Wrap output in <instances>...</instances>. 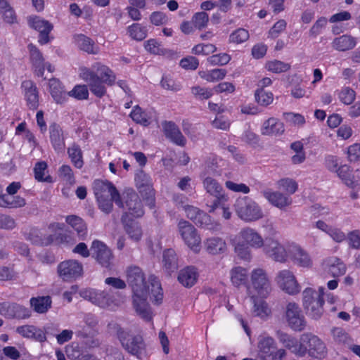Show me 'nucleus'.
Listing matches in <instances>:
<instances>
[{
    "label": "nucleus",
    "instance_id": "20",
    "mask_svg": "<svg viewBox=\"0 0 360 360\" xmlns=\"http://www.w3.org/2000/svg\"><path fill=\"white\" fill-rule=\"evenodd\" d=\"M0 314L8 319H25L30 316L29 309L13 302L0 303Z\"/></svg>",
    "mask_w": 360,
    "mask_h": 360
},
{
    "label": "nucleus",
    "instance_id": "56",
    "mask_svg": "<svg viewBox=\"0 0 360 360\" xmlns=\"http://www.w3.org/2000/svg\"><path fill=\"white\" fill-rule=\"evenodd\" d=\"M276 336L279 342L288 350H290L291 347H292L297 340L295 337H293L291 335L281 330H278L276 332Z\"/></svg>",
    "mask_w": 360,
    "mask_h": 360
},
{
    "label": "nucleus",
    "instance_id": "19",
    "mask_svg": "<svg viewBox=\"0 0 360 360\" xmlns=\"http://www.w3.org/2000/svg\"><path fill=\"white\" fill-rule=\"evenodd\" d=\"M236 239L255 249L263 248L265 243L262 236L255 229L248 226L243 228L236 235Z\"/></svg>",
    "mask_w": 360,
    "mask_h": 360
},
{
    "label": "nucleus",
    "instance_id": "18",
    "mask_svg": "<svg viewBox=\"0 0 360 360\" xmlns=\"http://www.w3.org/2000/svg\"><path fill=\"white\" fill-rule=\"evenodd\" d=\"M58 272L64 281L75 280L82 275L83 266L77 260H65L58 264Z\"/></svg>",
    "mask_w": 360,
    "mask_h": 360
},
{
    "label": "nucleus",
    "instance_id": "61",
    "mask_svg": "<svg viewBox=\"0 0 360 360\" xmlns=\"http://www.w3.org/2000/svg\"><path fill=\"white\" fill-rule=\"evenodd\" d=\"M255 98L257 103L262 105H269L273 102L274 96L272 93L267 92L263 89H258L255 93Z\"/></svg>",
    "mask_w": 360,
    "mask_h": 360
},
{
    "label": "nucleus",
    "instance_id": "21",
    "mask_svg": "<svg viewBox=\"0 0 360 360\" xmlns=\"http://www.w3.org/2000/svg\"><path fill=\"white\" fill-rule=\"evenodd\" d=\"M27 22L30 27L39 32V43L45 44L49 41V34L53 29L51 23L37 15L30 16Z\"/></svg>",
    "mask_w": 360,
    "mask_h": 360
},
{
    "label": "nucleus",
    "instance_id": "3",
    "mask_svg": "<svg viewBox=\"0 0 360 360\" xmlns=\"http://www.w3.org/2000/svg\"><path fill=\"white\" fill-rule=\"evenodd\" d=\"M250 285L248 290L250 298H266L272 290L269 276L266 271L262 268L258 267L252 270Z\"/></svg>",
    "mask_w": 360,
    "mask_h": 360
},
{
    "label": "nucleus",
    "instance_id": "24",
    "mask_svg": "<svg viewBox=\"0 0 360 360\" xmlns=\"http://www.w3.org/2000/svg\"><path fill=\"white\" fill-rule=\"evenodd\" d=\"M91 250L95 255L97 261L103 266L108 267L112 258L110 250L102 242L94 240L92 243Z\"/></svg>",
    "mask_w": 360,
    "mask_h": 360
},
{
    "label": "nucleus",
    "instance_id": "30",
    "mask_svg": "<svg viewBox=\"0 0 360 360\" xmlns=\"http://www.w3.org/2000/svg\"><path fill=\"white\" fill-rule=\"evenodd\" d=\"M49 85L50 94L56 103L62 104L68 101V92L58 79H50Z\"/></svg>",
    "mask_w": 360,
    "mask_h": 360
},
{
    "label": "nucleus",
    "instance_id": "50",
    "mask_svg": "<svg viewBox=\"0 0 360 360\" xmlns=\"http://www.w3.org/2000/svg\"><path fill=\"white\" fill-rule=\"evenodd\" d=\"M264 67L269 72L279 74L288 71L291 66L289 63L278 60H272L266 61Z\"/></svg>",
    "mask_w": 360,
    "mask_h": 360
},
{
    "label": "nucleus",
    "instance_id": "25",
    "mask_svg": "<svg viewBox=\"0 0 360 360\" xmlns=\"http://www.w3.org/2000/svg\"><path fill=\"white\" fill-rule=\"evenodd\" d=\"M24 97L30 109L36 110L39 106V94L36 85L30 80L22 83Z\"/></svg>",
    "mask_w": 360,
    "mask_h": 360
},
{
    "label": "nucleus",
    "instance_id": "12",
    "mask_svg": "<svg viewBox=\"0 0 360 360\" xmlns=\"http://www.w3.org/2000/svg\"><path fill=\"white\" fill-rule=\"evenodd\" d=\"M264 253L275 262L285 263L288 259V245L285 246L274 238H266Z\"/></svg>",
    "mask_w": 360,
    "mask_h": 360
},
{
    "label": "nucleus",
    "instance_id": "33",
    "mask_svg": "<svg viewBox=\"0 0 360 360\" xmlns=\"http://www.w3.org/2000/svg\"><path fill=\"white\" fill-rule=\"evenodd\" d=\"M30 60L38 77H43L44 73V60L41 53L33 44L28 45Z\"/></svg>",
    "mask_w": 360,
    "mask_h": 360
},
{
    "label": "nucleus",
    "instance_id": "9",
    "mask_svg": "<svg viewBox=\"0 0 360 360\" xmlns=\"http://www.w3.org/2000/svg\"><path fill=\"white\" fill-rule=\"evenodd\" d=\"M177 227L185 245L195 253H198L201 249V237L197 229L191 223L183 219L179 221Z\"/></svg>",
    "mask_w": 360,
    "mask_h": 360
},
{
    "label": "nucleus",
    "instance_id": "51",
    "mask_svg": "<svg viewBox=\"0 0 360 360\" xmlns=\"http://www.w3.org/2000/svg\"><path fill=\"white\" fill-rule=\"evenodd\" d=\"M226 72L224 69H214L209 71L199 72L200 77L209 82H215L221 80L226 76Z\"/></svg>",
    "mask_w": 360,
    "mask_h": 360
},
{
    "label": "nucleus",
    "instance_id": "41",
    "mask_svg": "<svg viewBox=\"0 0 360 360\" xmlns=\"http://www.w3.org/2000/svg\"><path fill=\"white\" fill-rule=\"evenodd\" d=\"M30 306L33 309L39 313H46L51 307V298L49 296H41L32 297L30 299Z\"/></svg>",
    "mask_w": 360,
    "mask_h": 360
},
{
    "label": "nucleus",
    "instance_id": "15",
    "mask_svg": "<svg viewBox=\"0 0 360 360\" xmlns=\"http://www.w3.org/2000/svg\"><path fill=\"white\" fill-rule=\"evenodd\" d=\"M302 340L306 342L307 354L309 356L318 359H322L326 356V346L318 336L311 333H304L302 335Z\"/></svg>",
    "mask_w": 360,
    "mask_h": 360
},
{
    "label": "nucleus",
    "instance_id": "27",
    "mask_svg": "<svg viewBox=\"0 0 360 360\" xmlns=\"http://www.w3.org/2000/svg\"><path fill=\"white\" fill-rule=\"evenodd\" d=\"M15 332L25 338L33 339L38 342H42L46 340V333L44 330L32 325L18 326L16 328Z\"/></svg>",
    "mask_w": 360,
    "mask_h": 360
},
{
    "label": "nucleus",
    "instance_id": "32",
    "mask_svg": "<svg viewBox=\"0 0 360 360\" xmlns=\"http://www.w3.org/2000/svg\"><path fill=\"white\" fill-rule=\"evenodd\" d=\"M204 246L209 254L214 255L225 252L227 248L225 240L219 237L207 238L204 241Z\"/></svg>",
    "mask_w": 360,
    "mask_h": 360
},
{
    "label": "nucleus",
    "instance_id": "1",
    "mask_svg": "<svg viewBox=\"0 0 360 360\" xmlns=\"http://www.w3.org/2000/svg\"><path fill=\"white\" fill-rule=\"evenodd\" d=\"M127 278L132 290V305L136 314L146 321H151L152 311L148 297L150 291L156 304L162 302L163 293L159 280L154 276L146 280L144 273L138 266L129 268Z\"/></svg>",
    "mask_w": 360,
    "mask_h": 360
},
{
    "label": "nucleus",
    "instance_id": "13",
    "mask_svg": "<svg viewBox=\"0 0 360 360\" xmlns=\"http://www.w3.org/2000/svg\"><path fill=\"white\" fill-rule=\"evenodd\" d=\"M275 282L281 290L288 295H295L300 292L301 288L295 276L288 269L278 271Z\"/></svg>",
    "mask_w": 360,
    "mask_h": 360
},
{
    "label": "nucleus",
    "instance_id": "17",
    "mask_svg": "<svg viewBox=\"0 0 360 360\" xmlns=\"http://www.w3.org/2000/svg\"><path fill=\"white\" fill-rule=\"evenodd\" d=\"M124 210V214L122 217L123 222H125L129 216L132 217H140L144 214L141 201L139 200L138 195L134 192L127 193L124 197V202H122Z\"/></svg>",
    "mask_w": 360,
    "mask_h": 360
},
{
    "label": "nucleus",
    "instance_id": "63",
    "mask_svg": "<svg viewBox=\"0 0 360 360\" xmlns=\"http://www.w3.org/2000/svg\"><path fill=\"white\" fill-rule=\"evenodd\" d=\"M287 27V22L285 20H279L277 21L273 27L269 30L268 32V37L271 39H276L283 32Z\"/></svg>",
    "mask_w": 360,
    "mask_h": 360
},
{
    "label": "nucleus",
    "instance_id": "5",
    "mask_svg": "<svg viewBox=\"0 0 360 360\" xmlns=\"http://www.w3.org/2000/svg\"><path fill=\"white\" fill-rule=\"evenodd\" d=\"M234 207L238 217L245 222L256 221L264 217V212L259 205L248 196L238 198Z\"/></svg>",
    "mask_w": 360,
    "mask_h": 360
},
{
    "label": "nucleus",
    "instance_id": "22",
    "mask_svg": "<svg viewBox=\"0 0 360 360\" xmlns=\"http://www.w3.org/2000/svg\"><path fill=\"white\" fill-rule=\"evenodd\" d=\"M257 347L258 356L261 360H266L269 357L272 359L278 349L275 340L266 334L259 336Z\"/></svg>",
    "mask_w": 360,
    "mask_h": 360
},
{
    "label": "nucleus",
    "instance_id": "28",
    "mask_svg": "<svg viewBox=\"0 0 360 360\" xmlns=\"http://www.w3.org/2000/svg\"><path fill=\"white\" fill-rule=\"evenodd\" d=\"M198 276L197 269L193 266H188L179 271L177 279L183 286L191 288L196 283Z\"/></svg>",
    "mask_w": 360,
    "mask_h": 360
},
{
    "label": "nucleus",
    "instance_id": "6",
    "mask_svg": "<svg viewBox=\"0 0 360 360\" xmlns=\"http://www.w3.org/2000/svg\"><path fill=\"white\" fill-rule=\"evenodd\" d=\"M302 295L303 306L307 315L313 319H319L323 314V289L316 291L307 288L303 291Z\"/></svg>",
    "mask_w": 360,
    "mask_h": 360
},
{
    "label": "nucleus",
    "instance_id": "43",
    "mask_svg": "<svg viewBox=\"0 0 360 360\" xmlns=\"http://www.w3.org/2000/svg\"><path fill=\"white\" fill-rule=\"evenodd\" d=\"M335 173L347 186L353 188L358 184V180L354 179V175L352 174L350 167L348 165L340 166Z\"/></svg>",
    "mask_w": 360,
    "mask_h": 360
},
{
    "label": "nucleus",
    "instance_id": "34",
    "mask_svg": "<svg viewBox=\"0 0 360 360\" xmlns=\"http://www.w3.org/2000/svg\"><path fill=\"white\" fill-rule=\"evenodd\" d=\"M164 132L167 137L179 146H184L186 139L176 124L172 122H165L162 124Z\"/></svg>",
    "mask_w": 360,
    "mask_h": 360
},
{
    "label": "nucleus",
    "instance_id": "14",
    "mask_svg": "<svg viewBox=\"0 0 360 360\" xmlns=\"http://www.w3.org/2000/svg\"><path fill=\"white\" fill-rule=\"evenodd\" d=\"M288 259L296 266L309 269L313 266V259L309 253L295 243H288Z\"/></svg>",
    "mask_w": 360,
    "mask_h": 360
},
{
    "label": "nucleus",
    "instance_id": "7",
    "mask_svg": "<svg viewBox=\"0 0 360 360\" xmlns=\"http://www.w3.org/2000/svg\"><path fill=\"white\" fill-rule=\"evenodd\" d=\"M115 328L122 346L128 352L139 359L146 356V345L141 336L130 335L127 331L115 324Z\"/></svg>",
    "mask_w": 360,
    "mask_h": 360
},
{
    "label": "nucleus",
    "instance_id": "36",
    "mask_svg": "<svg viewBox=\"0 0 360 360\" xmlns=\"http://www.w3.org/2000/svg\"><path fill=\"white\" fill-rule=\"evenodd\" d=\"M74 42L78 49L89 54H97L98 53V47L95 45L94 41L84 34L75 35Z\"/></svg>",
    "mask_w": 360,
    "mask_h": 360
},
{
    "label": "nucleus",
    "instance_id": "52",
    "mask_svg": "<svg viewBox=\"0 0 360 360\" xmlns=\"http://www.w3.org/2000/svg\"><path fill=\"white\" fill-rule=\"evenodd\" d=\"M130 116L134 122L143 126H148L150 123L151 116L145 111H143L139 106H136L133 109Z\"/></svg>",
    "mask_w": 360,
    "mask_h": 360
},
{
    "label": "nucleus",
    "instance_id": "53",
    "mask_svg": "<svg viewBox=\"0 0 360 360\" xmlns=\"http://www.w3.org/2000/svg\"><path fill=\"white\" fill-rule=\"evenodd\" d=\"M249 32L244 28H238L232 32L229 37V42L235 44H240L248 40Z\"/></svg>",
    "mask_w": 360,
    "mask_h": 360
},
{
    "label": "nucleus",
    "instance_id": "39",
    "mask_svg": "<svg viewBox=\"0 0 360 360\" xmlns=\"http://www.w3.org/2000/svg\"><path fill=\"white\" fill-rule=\"evenodd\" d=\"M66 222L77 232L80 239H84L87 234V227L84 220L76 215L68 216Z\"/></svg>",
    "mask_w": 360,
    "mask_h": 360
},
{
    "label": "nucleus",
    "instance_id": "57",
    "mask_svg": "<svg viewBox=\"0 0 360 360\" xmlns=\"http://www.w3.org/2000/svg\"><path fill=\"white\" fill-rule=\"evenodd\" d=\"M191 91L193 96L198 100H207L213 95L212 89L198 85L191 87Z\"/></svg>",
    "mask_w": 360,
    "mask_h": 360
},
{
    "label": "nucleus",
    "instance_id": "2",
    "mask_svg": "<svg viewBox=\"0 0 360 360\" xmlns=\"http://www.w3.org/2000/svg\"><path fill=\"white\" fill-rule=\"evenodd\" d=\"M79 76L87 83L91 93L98 98L106 94L105 84L112 86L115 82L114 72L98 62L92 64L91 68L81 67Z\"/></svg>",
    "mask_w": 360,
    "mask_h": 360
},
{
    "label": "nucleus",
    "instance_id": "38",
    "mask_svg": "<svg viewBox=\"0 0 360 360\" xmlns=\"http://www.w3.org/2000/svg\"><path fill=\"white\" fill-rule=\"evenodd\" d=\"M248 278L247 269L242 266H235L230 271L231 283L236 287H240L247 283Z\"/></svg>",
    "mask_w": 360,
    "mask_h": 360
},
{
    "label": "nucleus",
    "instance_id": "16",
    "mask_svg": "<svg viewBox=\"0 0 360 360\" xmlns=\"http://www.w3.org/2000/svg\"><path fill=\"white\" fill-rule=\"evenodd\" d=\"M93 188L96 199L111 197L117 205L123 207L119 192L110 181L96 180Z\"/></svg>",
    "mask_w": 360,
    "mask_h": 360
},
{
    "label": "nucleus",
    "instance_id": "29",
    "mask_svg": "<svg viewBox=\"0 0 360 360\" xmlns=\"http://www.w3.org/2000/svg\"><path fill=\"white\" fill-rule=\"evenodd\" d=\"M136 185L140 193L143 197H146L150 201V205L153 207L154 190L151 179L146 174H141L136 179Z\"/></svg>",
    "mask_w": 360,
    "mask_h": 360
},
{
    "label": "nucleus",
    "instance_id": "58",
    "mask_svg": "<svg viewBox=\"0 0 360 360\" xmlns=\"http://www.w3.org/2000/svg\"><path fill=\"white\" fill-rule=\"evenodd\" d=\"M145 49L152 54L165 55L166 53V51L162 47L161 44L154 39L146 41Z\"/></svg>",
    "mask_w": 360,
    "mask_h": 360
},
{
    "label": "nucleus",
    "instance_id": "31",
    "mask_svg": "<svg viewBox=\"0 0 360 360\" xmlns=\"http://www.w3.org/2000/svg\"><path fill=\"white\" fill-rule=\"evenodd\" d=\"M325 270L332 276L338 277L346 272L345 264L338 258L332 257L326 259L323 262Z\"/></svg>",
    "mask_w": 360,
    "mask_h": 360
},
{
    "label": "nucleus",
    "instance_id": "60",
    "mask_svg": "<svg viewBox=\"0 0 360 360\" xmlns=\"http://www.w3.org/2000/svg\"><path fill=\"white\" fill-rule=\"evenodd\" d=\"M209 21L208 14L205 12H198L192 18V22L195 28L202 30L205 27Z\"/></svg>",
    "mask_w": 360,
    "mask_h": 360
},
{
    "label": "nucleus",
    "instance_id": "8",
    "mask_svg": "<svg viewBox=\"0 0 360 360\" xmlns=\"http://www.w3.org/2000/svg\"><path fill=\"white\" fill-rule=\"evenodd\" d=\"M186 217L193 221L197 226L212 231L221 229V224L214 220L207 213L200 210L192 205H186L184 207Z\"/></svg>",
    "mask_w": 360,
    "mask_h": 360
},
{
    "label": "nucleus",
    "instance_id": "35",
    "mask_svg": "<svg viewBox=\"0 0 360 360\" xmlns=\"http://www.w3.org/2000/svg\"><path fill=\"white\" fill-rule=\"evenodd\" d=\"M332 47L338 51H347L353 49L356 45V39L349 34H343L335 38L332 43Z\"/></svg>",
    "mask_w": 360,
    "mask_h": 360
},
{
    "label": "nucleus",
    "instance_id": "59",
    "mask_svg": "<svg viewBox=\"0 0 360 360\" xmlns=\"http://www.w3.org/2000/svg\"><path fill=\"white\" fill-rule=\"evenodd\" d=\"M217 51V47L212 44H199L192 49V53L195 55H209Z\"/></svg>",
    "mask_w": 360,
    "mask_h": 360
},
{
    "label": "nucleus",
    "instance_id": "40",
    "mask_svg": "<svg viewBox=\"0 0 360 360\" xmlns=\"http://www.w3.org/2000/svg\"><path fill=\"white\" fill-rule=\"evenodd\" d=\"M0 15L6 23L12 25L18 22L17 15L7 0H0Z\"/></svg>",
    "mask_w": 360,
    "mask_h": 360
},
{
    "label": "nucleus",
    "instance_id": "26",
    "mask_svg": "<svg viewBox=\"0 0 360 360\" xmlns=\"http://www.w3.org/2000/svg\"><path fill=\"white\" fill-rule=\"evenodd\" d=\"M284 131L283 123L274 117L265 120L261 127V133L265 136H278L283 134Z\"/></svg>",
    "mask_w": 360,
    "mask_h": 360
},
{
    "label": "nucleus",
    "instance_id": "23",
    "mask_svg": "<svg viewBox=\"0 0 360 360\" xmlns=\"http://www.w3.org/2000/svg\"><path fill=\"white\" fill-rule=\"evenodd\" d=\"M264 198L273 206L280 209L285 210L291 205L292 198L287 194L280 191H274L271 189H266L262 192Z\"/></svg>",
    "mask_w": 360,
    "mask_h": 360
},
{
    "label": "nucleus",
    "instance_id": "10",
    "mask_svg": "<svg viewBox=\"0 0 360 360\" xmlns=\"http://www.w3.org/2000/svg\"><path fill=\"white\" fill-rule=\"evenodd\" d=\"M207 174L205 171L203 172L201 174V178L202 179L203 188L206 192L216 198L210 210V212H213L220 206L221 202L226 200L227 198L221 185L216 179L207 176Z\"/></svg>",
    "mask_w": 360,
    "mask_h": 360
},
{
    "label": "nucleus",
    "instance_id": "45",
    "mask_svg": "<svg viewBox=\"0 0 360 360\" xmlns=\"http://www.w3.org/2000/svg\"><path fill=\"white\" fill-rule=\"evenodd\" d=\"M162 264L164 268L169 272H172L177 269V257L174 250L167 249L164 251Z\"/></svg>",
    "mask_w": 360,
    "mask_h": 360
},
{
    "label": "nucleus",
    "instance_id": "44",
    "mask_svg": "<svg viewBox=\"0 0 360 360\" xmlns=\"http://www.w3.org/2000/svg\"><path fill=\"white\" fill-rule=\"evenodd\" d=\"M124 224V229L129 237L134 241H139L143 235V231L139 224L136 221L129 220V219L128 221L126 220Z\"/></svg>",
    "mask_w": 360,
    "mask_h": 360
},
{
    "label": "nucleus",
    "instance_id": "42",
    "mask_svg": "<svg viewBox=\"0 0 360 360\" xmlns=\"http://www.w3.org/2000/svg\"><path fill=\"white\" fill-rule=\"evenodd\" d=\"M250 299L253 303L252 313L255 316L265 319L271 314V309L267 303L264 300V298L256 297L255 298Z\"/></svg>",
    "mask_w": 360,
    "mask_h": 360
},
{
    "label": "nucleus",
    "instance_id": "64",
    "mask_svg": "<svg viewBox=\"0 0 360 360\" xmlns=\"http://www.w3.org/2000/svg\"><path fill=\"white\" fill-rule=\"evenodd\" d=\"M355 91L349 87L343 88L339 94L340 100L345 105L352 104L355 100Z\"/></svg>",
    "mask_w": 360,
    "mask_h": 360
},
{
    "label": "nucleus",
    "instance_id": "46",
    "mask_svg": "<svg viewBox=\"0 0 360 360\" xmlns=\"http://www.w3.org/2000/svg\"><path fill=\"white\" fill-rule=\"evenodd\" d=\"M68 154L71 162L76 168L81 169L83 167V153L78 145L72 144L68 148Z\"/></svg>",
    "mask_w": 360,
    "mask_h": 360
},
{
    "label": "nucleus",
    "instance_id": "49",
    "mask_svg": "<svg viewBox=\"0 0 360 360\" xmlns=\"http://www.w3.org/2000/svg\"><path fill=\"white\" fill-rule=\"evenodd\" d=\"M278 188L285 192V194L290 195L294 194L298 189L297 181L290 178H283L276 183Z\"/></svg>",
    "mask_w": 360,
    "mask_h": 360
},
{
    "label": "nucleus",
    "instance_id": "37",
    "mask_svg": "<svg viewBox=\"0 0 360 360\" xmlns=\"http://www.w3.org/2000/svg\"><path fill=\"white\" fill-rule=\"evenodd\" d=\"M50 139L53 147L57 152L63 150L65 141L60 127L57 124L50 126Z\"/></svg>",
    "mask_w": 360,
    "mask_h": 360
},
{
    "label": "nucleus",
    "instance_id": "48",
    "mask_svg": "<svg viewBox=\"0 0 360 360\" xmlns=\"http://www.w3.org/2000/svg\"><path fill=\"white\" fill-rule=\"evenodd\" d=\"M127 32L131 39L142 41L147 37L148 30L141 24L134 23L127 27Z\"/></svg>",
    "mask_w": 360,
    "mask_h": 360
},
{
    "label": "nucleus",
    "instance_id": "55",
    "mask_svg": "<svg viewBox=\"0 0 360 360\" xmlns=\"http://www.w3.org/2000/svg\"><path fill=\"white\" fill-rule=\"evenodd\" d=\"M47 165L45 162H39L36 164L34 172L35 179L39 181L51 182V177L46 174Z\"/></svg>",
    "mask_w": 360,
    "mask_h": 360
},
{
    "label": "nucleus",
    "instance_id": "54",
    "mask_svg": "<svg viewBox=\"0 0 360 360\" xmlns=\"http://www.w3.org/2000/svg\"><path fill=\"white\" fill-rule=\"evenodd\" d=\"M72 97L77 100H86L89 97V90L86 85L77 84L68 92V98Z\"/></svg>",
    "mask_w": 360,
    "mask_h": 360
},
{
    "label": "nucleus",
    "instance_id": "4",
    "mask_svg": "<svg viewBox=\"0 0 360 360\" xmlns=\"http://www.w3.org/2000/svg\"><path fill=\"white\" fill-rule=\"evenodd\" d=\"M79 295L84 300L91 302L94 305L109 310H115L122 303L114 295L104 290L93 288L84 289L80 291Z\"/></svg>",
    "mask_w": 360,
    "mask_h": 360
},
{
    "label": "nucleus",
    "instance_id": "11",
    "mask_svg": "<svg viewBox=\"0 0 360 360\" xmlns=\"http://www.w3.org/2000/svg\"><path fill=\"white\" fill-rule=\"evenodd\" d=\"M285 318L288 326L295 331H302L306 326V320L299 305L290 302L286 304Z\"/></svg>",
    "mask_w": 360,
    "mask_h": 360
},
{
    "label": "nucleus",
    "instance_id": "47",
    "mask_svg": "<svg viewBox=\"0 0 360 360\" xmlns=\"http://www.w3.org/2000/svg\"><path fill=\"white\" fill-rule=\"evenodd\" d=\"M234 251L236 255L240 259L245 262H250L252 259V251L251 247L245 244L239 240H236L233 242Z\"/></svg>",
    "mask_w": 360,
    "mask_h": 360
},
{
    "label": "nucleus",
    "instance_id": "62",
    "mask_svg": "<svg viewBox=\"0 0 360 360\" xmlns=\"http://www.w3.org/2000/svg\"><path fill=\"white\" fill-rule=\"evenodd\" d=\"M328 20L325 17H321L316 20L309 30V34L312 37H316L321 34L323 29L326 27Z\"/></svg>",
    "mask_w": 360,
    "mask_h": 360
}]
</instances>
